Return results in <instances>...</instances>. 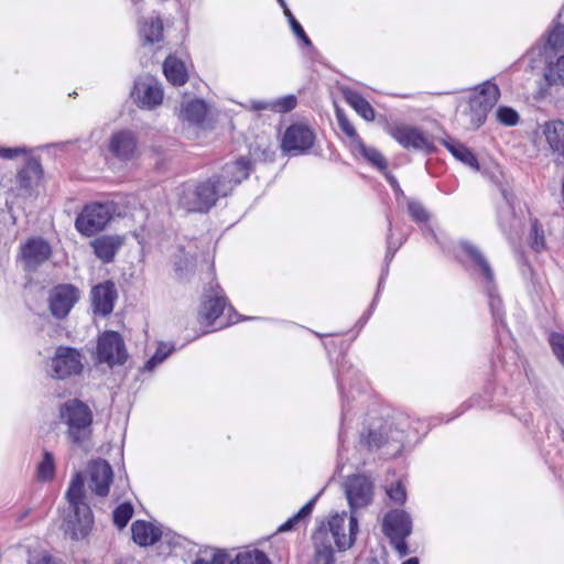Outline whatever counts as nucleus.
<instances>
[{
	"mask_svg": "<svg viewBox=\"0 0 564 564\" xmlns=\"http://www.w3.org/2000/svg\"><path fill=\"white\" fill-rule=\"evenodd\" d=\"M251 163L246 158L224 165L219 174L197 185L183 184L177 188L178 205L187 213H207L219 199L249 176Z\"/></svg>",
	"mask_w": 564,
	"mask_h": 564,
	"instance_id": "f257e3e1",
	"label": "nucleus"
},
{
	"mask_svg": "<svg viewBox=\"0 0 564 564\" xmlns=\"http://www.w3.org/2000/svg\"><path fill=\"white\" fill-rule=\"evenodd\" d=\"M65 499L68 509L63 522L64 532L73 540L84 539L94 525V514L86 501L85 481L80 473L73 476Z\"/></svg>",
	"mask_w": 564,
	"mask_h": 564,
	"instance_id": "f03ea898",
	"label": "nucleus"
},
{
	"mask_svg": "<svg viewBox=\"0 0 564 564\" xmlns=\"http://www.w3.org/2000/svg\"><path fill=\"white\" fill-rule=\"evenodd\" d=\"M59 419L67 426V440L84 448L93 435V412L78 399H70L61 404Z\"/></svg>",
	"mask_w": 564,
	"mask_h": 564,
	"instance_id": "7ed1b4c3",
	"label": "nucleus"
},
{
	"mask_svg": "<svg viewBox=\"0 0 564 564\" xmlns=\"http://www.w3.org/2000/svg\"><path fill=\"white\" fill-rule=\"evenodd\" d=\"M489 84L490 82H486L480 91L475 89L466 101L460 102L458 120L465 129L474 130L485 122L489 109L485 87L489 86Z\"/></svg>",
	"mask_w": 564,
	"mask_h": 564,
	"instance_id": "20e7f679",
	"label": "nucleus"
},
{
	"mask_svg": "<svg viewBox=\"0 0 564 564\" xmlns=\"http://www.w3.org/2000/svg\"><path fill=\"white\" fill-rule=\"evenodd\" d=\"M96 358L99 364L109 367L123 365L128 359V352L122 336L115 330H106L98 337Z\"/></svg>",
	"mask_w": 564,
	"mask_h": 564,
	"instance_id": "39448f33",
	"label": "nucleus"
},
{
	"mask_svg": "<svg viewBox=\"0 0 564 564\" xmlns=\"http://www.w3.org/2000/svg\"><path fill=\"white\" fill-rule=\"evenodd\" d=\"M111 209L106 204L94 203L86 205L76 217V229L86 237L101 231L111 219Z\"/></svg>",
	"mask_w": 564,
	"mask_h": 564,
	"instance_id": "423d86ee",
	"label": "nucleus"
},
{
	"mask_svg": "<svg viewBox=\"0 0 564 564\" xmlns=\"http://www.w3.org/2000/svg\"><path fill=\"white\" fill-rule=\"evenodd\" d=\"M344 491L351 513L367 507L373 499V484L365 475L347 477L344 484Z\"/></svg>",
	"mask_w": 564,
	"mask_h": 564,
	"instance_id": "0eeeda50",
	"label": "nucleus"
},
{
	"mask_svg": "<svg viewBox=\"0 0 564 564\" xmlns=\"http://www.w3.org/2000/svg\"><path fill=\"white\" fill-rule=\"evenodd\" d=\"M345 521L346 512H343L341 514H333L327 523H321V525H325L327 528L329 541H334L336 547L339 551H346L350 549L358 532V520L354 513H351L349 518V534L345 533Z\"/></svg>",
	"mask_w": 564,
	"mask_h": 564,
	"instance_id": "6e6552de",
	"label": "nucleus"
},
{
	"mask_svg": "<svg viewBox=\"0 0 564 564\" xmlns=\"http://www.w3.org/2000/svg\"><path fill=\"white\" fill-rule=\"evenodd\" d=\"M82 359L83 356L77 349L67 346L57 347L51 362L53 377L65 379L79 375L84 368Z\"/></svg>",
	"mask_w": 564,
	"mask_h": 564,
	"instance_id": "1a4fd4ad",
	"label": "nucleus"
},
{
	"mask_svg": "<svg viewBox=\"0 0 564 564\" xmlns=\"http://www.w3.org/2000/svg\"><path fill=\"white\" fill-rule=\"evenodd\" d=\"M80 292L73 284H58L50 292L48 308L51 314L57 318H65L74 305L78 302Z\"/></svg>",
	"mask_w": 564,
	"mask_h": 564,
	"instance_id": "9d476101",
	"label": "nucleus"
},
{
	"mask_svg": "<svg viewBox=\"0 0 564 564\" xmlns=\"http://www.w3.org/2000/svg\"><path fill=\"white\" fill-rule=\"evenodd\" d=\"M315 141V134L310 127L303 123L291 124L284 132L282 149L293 154L307 152Z\"/></svg>",
	"mask_w": 564,
	"mask_h": 564,
	"instance_id": "9b49d317",
	"label": "nucleus"
},
{
	"mask_svg": "<svg viewBox=\"0 0 564 564\" xmlns=\"http://www.w3.org/2000/svg\"><path fill=\"white\" fill-rule=\"evenodd\" d=\"M51 254L50 243L41 237L30 238L20 247V258L26 271H35Z\"/></svg>",
	"mask_w": 564,
	"mask_h": 564,
	"instance_id": "f8f14e48",
	"label": "nucleus"
},
{
	"mask_svg": "<svg viewBox=\"0 0 564 564\" xmlns=\"http://www.w3.org/2000/svg\"><path fill=\"white\" fill-rule=\"evenodd\" d=\"M389 134L405 149H414L432 153L435 147L417 128L398 124L389 128Z\"/></svg>",
	"mask_w": 564,
	"mask_h": 564,
	"instance_id": "ddd939ff",
	"label": "nucleus"
},
{
	"mask_svg": "<svg viewBox=\"0 0 564 564\" xmlns=\"http://www.w3.org/2000/svg\"><path fill=\"white\" fill-rule=\"evenodd\" d=\"M113 471L107 460H94L89 465V488L99 497H106L109 494V486L112 482Z\"/></svg>",
	"mask_w": 564,
	"mask_h": 564,
	"instance_id": "4468645a",
	"label": "nucleus"
},
{
	"mask_svg": "<svg viewBox=\"0 0 564 564\" xmlns=\"http://www.w3.org/2000/svg\"><path fill=\"white\" fill-rule=\"evenodd\" d=\"M382 531L388 539L408 538L412 533L410 516L400 509L389 511L383 518Z\"/></svg>",
	"mask_w": 564,
	"mask_h": 564,
	"instance_id": "2eb2a0df",
	"label": "nucleus"
},
{
	"mask_svg": "<svg viewBox=\"0 0 564 564\" xmlns=\"http://www.w3.org/2000/svg\"><path fill=\"white\" fill-rule=\"evenodd\" d=\"M116 299L117 290L111 281L97 284L91 289V305L96 314L109 315L113 310Z\"/></svg>",
	"mask_w": 564,
	"mask_h": 564,
	"instance_id": "dca6fc26",
	"label": "nucleus"
},
{
	"mask_svg": "<svg viewBox=\"0 0 564 564\" xmlns=\"http://www.w3.org/2000/svg\"><path fill=\"white\" fill-rule=\"evenodd\" d=\"M314 556L312 560V564H335L333 545L328 539L327 528L325 525H319L314 534Z\"/></svg>",
	"mask_w": 564,
	"mask_h": 564,
	"instance_id": "f3484780",
	"label": "nucleus"
},
{
	"mask_svg": "<svg viewBox=\"0 0 564 564\" xmlns=\"http://www.w3.org/2000/svg\"><path fill=\"white\" fill-rule=\"evenodd\" d=\"M137 149V140L130 130L117 131L111 135L109 150L120 160L132 158Z\"/></svg>",
	"mask_w": 564,
	"mask_h": 564,
	"instance_id": "a211bd4d",
	"label": "nucleus"
},
{
	"mask_svg": "<svg viewBox=\"0 0 564 564\" xmlns=\"http://www.w3.org/2000/svg\"><path fill=\"white\" fill-rule=\"evenodd\" d=\"M123 239L119 236H101L90 242L94 253L104 263L113 261Z\"/></svg>",
	"mask_w": 564,
	"mask_h": 564,
	"instance_id": "6ab92c4d",
	"label": "nucleus"
},
{
	"mask_svg": "<svg viewBox=\"0 0 564 564\" xmlns=\"http://www.w3.org/2000/svg\"><path fill=\"white\" fill-rule=\"evenodd\" d=\"M220 292L221 290L217 285L216 290L212 289L213 294L205 295V300L202 303L199 314L208 324H213L225 310L227 300Z\"/></svg>",
	"mask_w": 564,
	"mask_h": 564,
	"instance_id": "aec40b11",
	"label": "nucleus"
},
{
	"mask_svg": "<svg viewBox=\"0 0 564 564\" xmlns=\"http://www.w3.org/2000/svg\"><path fill=\"white\" fill-rule=\"evenodd\" d=\"M138 101L143 108L152 109L159 106L163 100V90L156 83H137L134 91Z\"/></svg>",
	"mask_w": 564,
	"mask_h": 564,
	"instance_id": "412c9836",
	"label": "nucleus"
},
{
	"mask_svg": "<svg viewBox=\"0 0 564 564\" xmlns=\"http://www.w3.org/2000/svg\"><path fill=\"white\" fill-rule=\"evenodd\" d=\"M133 541L141 546H149L156 543L162 535L159 528L147 521L137 520L131 525Z\"/></svg>",
	"mask_w": 564,
	"mask_h": 564,
	"instance_id": "4be33fe9",
	"label": "nucleus"
},
{
	"mask_svg": "<svg viewBox=\"0 0 564 564\" xmlns=\"http://www.w3.org/2000/svg\"><path fill=\"white\" fill-rule=\"evenodd\" d=\"M460 247L474 263L475 268L482 274L485 280L490 283L492 280L491 267L482 252L468 241H462Z\"/></svg>",
	"mask_w": 564,
	"mask_h": 564,
	"instance_id": "5701e85b",
	"label": "nucleus"
},
{
	"mask_svg": "<svg viewBox=\"0 0 564 564\" xmlns=\"http://www.w3.org/2000/svg\"><path fill=\"white\" fill-rule=\"evenodd\" d=\"M140 36L144 44L160 42L163 37V22L160 17H151L140 23Z\"/></svg>",
	"mask_w": 564,
	"mask_h": 564,
	"instance_id": "b1692460",
	"label": "nucleus"
},
{
	"mask_svg": "<svg viewBox=\"0 0 564 564\" xmlns=\"http://www.w3.org/2000/svg\"><path fill=\"white\" fill-rule=\"evenodd\" d=\"M163 72L166 79L175 86H182L187 82V73L182 61L169 56L163 63Z\"/></svg>",
	"mask_w": 564,
	"mask_h": 564,
	"instance_id": "393cba45",
	"label": "nucleus"
},
{
	"mask_svg": "<svg viewBox=\"0 0 564 564\" xmlns=\"http://www.w3.org/2000/svg\"><path fill=\"white\" fill-rule=\"evenodd\" d=\"M42 175V166L36 160H30L23 169H21L17 176V182L20 188L29 192L33 184L40 180Z\"/></svg>",
	"mask_w": 564,
	"mask_h": 564,
	"instance_id": "a878e982",
	"label": "nucleus"
},
{
	"mask_svg": "<svg viewBox=\"0 0 564 564\" xmlns=\"http://www.w3.org/2000/svg\"><path fill=\"white\" fill-rule=\"evenodd\" d=\"M544 134L550 147L564 158V122L561 120L547 122Z\"/></svg>",
	"mask_w": 564,
	"mask_h": 564,
	"instance_id": "bb28decb",
	"label": "nucleus"
},
{
	"mask_svg": "<svg viewBox=\"0 0 564 564\" xmlns=\"http://www.w3.org/2000/svg\"><path fill=\"white\" fill-rule=\"evenodd\" d=\"M346 101L365 120H375V109L372 106L358 93L348 90L345 91Z\"/></svg>",
	"mask_w": 564,
	"mask_h": 564,
	"instance_id": "cd10ccee",
	"label": "nucleus"
},
{
	"mask_svg": "<svg viewBox=\"0 0 564 564\" xmlns=\"http://www.w3.org/2000/svg\"><path fill=\"white\" fill-rule=\"evenodd\" d=\"M442 143L457 160L474 167L475 170H479L476 156L464 144L456 142L454 140H443Z\"/></svg>",
	"mask_w": 564,
	"mask_h": 564,
	"instance_id": "c85d7f7f",
	"label": "nucleus"
},
{
	"mask_svg": "<svg viewBox=\"0 0 564 564\" xmlns=\"http://www.w3.org/2000/svg\"><path fill=\"white\" fill-rule=\"evenodd\" d=\"M205 116L206 105L203 100H191L182 109V117L192 123H200Z\"/></svg>",
	"mask_w": 564,
	"mask_h": 564,
	"instance_id": "c756f323",
	"label": "nucleus"
},
{
	"mask_svg": "<svg viewBox=\"0 0 564 564\" xmlns=\"http://www.w3.org/2000/svg\"><path fill=\"white\" fill-rule=\"evenodd\" d=\"M544 78L549 86H564V56L558 57L555 63L547 64Z\"/></svg>",
	"mask_w": 564,
	"mask_h": 564,
	"instance_id": "7c9ffc66",
	"label": "nucleus"
},
{
	"mask_svg": "<svg viewBox=\"0 0 564 564\" xmlns=\"http://www.w3.org/2000/svg\"><path fill=\"white\" fill-rule=\"evenodd\" d=\"M528 242L535 252H541L546 247L543 227L536 218L531 220Z\"/></svg>",
	"mask_w": 564,
	"mask_h": 564,
	"instance_id": "2f4dec72",
	"label": "nucleus"
},
{
	"mask_svg": "<svg viewBox=\"0 0 564 564\" xmlns=\"http://www.w3.org/2000/svg\"><path fill=\"white\" fill-rule=\"evenodd\" d=\"M357 148L360 154L372 165H375L380 171H386L388 167L387 161L383 155L375 148H368L365 143L358 139Z\"/></svg>",
	"mask_w": 564,
	"mask_h": 564,
	"instance_id": "473e14b6",
	"label": "nucleus"
},
{
	"mask_svg": "<svg viewBox=\"0 0 564 564\" xmlns=\"http://www.w3.org/2000/svg\"><path fill=\"white\" fill-rule=\"evenodd\" d=\"M564 47V26L557 23L547 34L544 53H557Z\"/></svg>",
	"mask_w": 564,
	"mask_h": 564,
	"instance_id": "72a5a7b5",
	"label": "nucleus"
},
{
	"mask_svg": "<svg viewBox=\"0 0 564 564\" xmlns=\"http://www.w3.org/2000/svg\"><path fill=\"white\" fill-rule=\"evenodd\" d=\"M230 564H271V562L262 551L253 550L237 554Z\"/></svg>",
	"mask_w": 564,
	"mask_h": 564,
	"instance_id": "f704fd0d",
	"label": "nucleus"
},
{
	"mask_svg": "<svg viewBox=\"0 0 564 564\" xmlns=\"http://www.w3.org/2000/svg\"><path fill=\"white\" fill-rule=\"evenodd\" d=\"M55 474L54 456L51 452L44 451L43 458L37 466V478L42 481L53 479Z\"/></svg>",
	"mask_w": 564,
	"mask_h": 564,
	"instance_id": "c9c22d12",
	"label": "nucleus"
},
{
	"mask_svg": "<svg viewBox=\"0 0 564 564\" xmlns=\"http://www.w3.org/2000/svg\"><path fill=\"white\" fill-rule=\"evenodd\" d=\"M316 501V497L310 500L306 505H304L297 513L291 517L288 521L281 524L278 529L279 532H286L295 528V525L303 519L307 518L314 507Z\"/></svg>",
	"mask_w": 564,
	"mask_h": 564,
	"instance_id": "e433bc0d",
	"label": "nucleus"
},
{
	"mask_svg": "<svg viewBox=\"0 0 564 564\" xmlns=\"http://www.w3.org/2000/svg\"><path fill=\"white\" fill-rule=\"evenodd\" d=\"M133 516V507L130 502L119 505L112 513L113 524L119 529L126 528Z\"/></svg>",
	"mask_w": 564,
	"mask_h": 564,
	"instance_id": "4c0bfd02",
	"label": "nucleus"
},
{
	"mask_svg": "<svg viewBox=\"0 0 564 564\" xmlns=\"http://www.w3.org/2000/svg\"><path fill=\"white\" fill-rule=\"evenodd\" d=\"M226 552L219 550L205 551L204 556L197 557L193 564H230Z\"/></svg>",
	"mask_w": 564,
	"mask_h": 564,
	"instance_id": "58836bf2",
	"label": "nucleus"
},
{
	"mask_svg": "<svg viewBox=\"0 0 564 564\" xmlns=\"http://www.w3.org/2000/svg\"><path fill=\"white\" fill-rule=\"evenodd\" d=\"M387 442V435L381 431L369 430L367 435H361V444L369 448H380Z\"/></svg>",
	"mask_w": 564,
	"mask_h": 564,
	"instance_id": "ea45409f",
	"label": "nucleus"
},
{
	"mask_svg": "<svg viewBox=\"0 0 564 564\" xmlns=\"http://www.w3.org/2000/svg\"><path fill=\"white\" fill-rule=\"evenodd\" d=\"M496 119L505 126L512 127L519 122V113L511 107H499L496 111Z\"/></svg>",
	"mask_w": 564,
	"mask_h": 564,
	"instance_id": "a19ab883",
	"label": "nucleus"
},
{
	"mask_svg": "<svg viewBox=\"0 0 564 564\" xmlns=\"http://www.w3.org/2000/svg\"><path fill=\"white\" fill-rule=\"evenodd\" d=\"M553 354L564 367V335L552 333L549 338Z\"/></svg>",
	"mask_w": 564,
	"mask_h": 564,
	"instance_id": "79ce46f5",
	"label": "nucleus"
},
{
	"mask_svg": "<svg viewBox=\"0 0 564 564\" xmlns=\"http://www.w3.org/2000/svg\"><path fill=\"white\" fill-rule=\"evenodd\" d=\"M172 347H167L165 344L160 345L155 354L147 361V368L152 369L161 364L172 352Z\"/></svg>",
	"mask_w": 564,
	"mask_h": 564,
	"instance_id": "37998d69",
	"label": "nucleus"
},
{
	"mask_svg": "<svg viewBox=\"0 0 564 564\" xmlns=\"http://www.w3.org/2000/svg\"><path fill=\"white\" fill-rule=\"evenodd\" d=\"M408 210L411 217L419 223L426 221L429 219V214L423 207V205L419 202L412 200L408 204Z\"/></svg>",
	"mask_w": 564,
	"mask_h": 564,
	"instance_id": "c03bdc74",
	"label": "nucleus"
},
{
	"mask_svg": "<svg viewBox=\"0 0 564 564\" xmlns=\"http://www.w3.org/2000/svg\"><path fill=\"white\" fill-rule=\"evenodd\" d=\"M336 116H337L338 124H339L341 131L345 134H347L349 138L356 139V141L358 142L359 137L356 132L355 127L348 120V118L340 110L336 111Z\"/></svg>",
	"mask_w": 564,
	"mask_h": 564,
	"instance_id": "a18cd8bd",
	"label": "nucleus"
},
{
	"mask_svg": "<svg viewBox=\"0 0 564 564\" xmlns=\"http://www.w3.org/2000/svg\"><path fill=\"white\" fill-rule=\"evenodd\" d=\"M297 100L294 96H285L278 99L272 104V109L275 111L288 112L296 107Z\"/></svg>",
	"mask_w": 564,
	"mask_h": 564,
	"instance_id": "49530a36",
	"label": "nucleus"
},
{
	"mask_svg": "<svg viewBox=\"0 0 564 564\" xmlns=\"http://www.w3.org/2000/svg\"><path fill=\"white\" fill-rule=\"evenodd\" d=\"M389 498L398 505H403L406 500L405 488L398 482L394 487L387 490Z\"/></svg>",
	"mask_w": 564,
	"mask_h": 564,
	"instance_id": "de8ad7c7",
	"label": "nucleus"
},
{
	"mask_svg": "<svg viewBox=\"0 0 564 564\" xmlns=\"http://www.w3.org/2000/svg\"><path fill=\"white\" fill-rule=\"evenodd\" d=\"M290 25H291V29L294 32V34L299 39H301L306 46L312 45L310 37L306 35L302 25L299 23V21L293 15H291V19H290Z\"/></svg>",
	"mask_w": 564,
	"mask_h": 564,
	"instance_id": "09e8293b",
	"label": "nucleus"
},
{
	"mask_svg": "<svg viewBox=\"0 0 564 564\" xmlns=\"http://www.w3.org/2000/svg\"><path fill=\"white\" fill-rule=\"evenodd\" d=\"M405 539L406 538L389 539L391 546L398 552L400 557H404L409 554V546Z\"/></svg>",
	"mask_w": 564,
	"mask_h": 564,
	"instance_id": "8fccbe9b",
	"label": "nucleus"
},
{
	"mask_svg": "<svg viewBox=\"0 0 564 564\" xmlns=\"http://www.w3.org/2000/svg\"><path fill=\"white\" fill-rule=\"evenodd\" d=\"M25 148H0V158L13 159L20 153H25Z\"/></svg>",
	"mask_w": 564,
	"mask_h": 564,
	"instance_id": "3c124183",
	"label": "nucleus"
},
{
	"mask_svg": "<svg viewBox=\"0 0 564 564\" xmlns=\"http://www.w3.org/2000/svg\"><path fill=\"white\" fill-rule=\"evenodd\" d=\"M251 109L256 111L272 109V104L267 101H251Z\"/></svg>",
	"mask_w": 564,
	"mask_h": 564,
	"instance_id": "603ef678",
	"label": "nucleus"
},
{
	"mask_svg": "<svg viewBox=\"0 0 564 564\" xmlns=\"http://www.w3.org/2000/svg\"><path fill=\"white\" fill-rule=\"evenodd\" d=\"M182 263H183V261H182V260H181L180 262H176V263H175V271H176V273H177V275H178L180 278H183V275H184V270H185V269H187V263L185 262V265H184V267H183V264H182Z\"/></svg>",
	"mask_w": 564,
	"mask_h": 564,
	"instance_id": "864d4df0",
	"label": "nucleus"
},
{
	"mask_svg": "<svg viewBox=\"0 0 564 564\" xmlns=\"http://www.w3.org/2000/svg\"><path fill=\"white\" fill-rule=\"evenodd\" d=\"M501 194L507 203L511 205L513 200V194L506 188H501Z\"/></svg>",
	"mask_w": 564,
	"mask_h": 564,
	"instance_id": "5fc2aeb1",
	"label": "nucleus"
},
{
	"mask_svg": "<svg viewBox=\"0 0 564 564\" xmlns=\"http://www.w3.org/2000/svg\"><path fill=\"white\" fill-rule=\"evenodd\" d=\"M402 564H420L417 557H410L406 561H404Z\"/></svg>",
	"mask_w": 564,
	"mask_h": 564,
	"instance_id": "6e6d98bb",
	"label": "nucleus"
},
{
	"mask_svg": "<svg viewBox=\"0 0 564 564\" xmlns=\"http://www.w3.org/2000/svg\"><path fill=\"white\" fill-rule=\"evenodd\" d=\"M487 293H488V296H489V308L494 310V302H492V295H491L490 288H488Z\"/></svg>",
	"mask_w": 564,
	"mask_h": 564,
	"instance_id": "4d7b16f0",
	"label": "nucleus"
},
{
	"mask_svg": "<svg viewBox=\"0 0 564 564\" xmlns=\"http://www.w3.org/2000/svg\"><path fill=\"white\" fill-rule=\"evenodd\" d=\"M283 8H284V13L286 14V17H288V18H289V20H290V19H291V15H293V14H292V13H291V11L286 8V6H285V7H283Z\"/></svg>",
	"mask_w": 564,
	"mask_h": 564,
	"instance_id": "13d9d810",
	"label": "nucleus"
},
{
	"mask_svg": "<svg viewBox=\"0 0 564 564\" xmlns=\"http://www.w3.org/2000/svg\"><path fill=\"white\" fill-rule=\"evenodd\" d=\"M495 91H496V100H497L498 97L500 96V91H499V88L497 85H496Z\"/></svg>",
	"mask_w": 564,
	"mask_h": 564,
	"instance_id": "bf43d9fd",
	"label": "nucleus"
},
{
	"mask_svg": "<svg viewBox=\"0 0 564 564\" xmlns=\"http://www.w3.org/2000/svg\"><path fill=\"white\" fill-rule=\"evenodd\" d=\"M279 2L281 3L282 7H285L284 0H279Z\"/></svg>",
	"mask_w": 564,
	"mask_h": 564,
	"instance_id": "052dcab7",
	"label": "nucleus"
}]
</instances>
